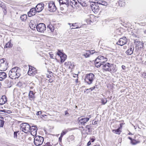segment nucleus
I'll list each match as a JSON object with an SVG mask.
<instances>
[{"label": "nucleus", "instance_id": "35", "mask_svg": "<svg viewBox=\"0 0 146 146\" xmlns=\"http://www.w3.org/2000/svg\"><path fill=\"white\" fill-rule=\"evenodd\" d=\"M47 27L52 32L54 31V28L51 24H49L47 26Z\"/></svg>", "mask_w": 146, "mask_h": 146}, {"label": "nucleus", "instance_id": "63", "mask_svg": "<svg viewBox=\"0 0 146 146\" xmlns=\"http://www.w3.org/2000/svg\"><path fill=\"white\" fill-rule=\"evenodd\" d=\"M93 87L94 89H95V88H98L97 85H96Z\"/></svg>", "mask_w": 146, "mask_h": 146}, {"label": "nucleus", "instance_id": "39", "mask_svg": "<svg viewBox=\"0 0 146 146\" xmlns=\"http://www.w3.org/2000/svg\"><path fill=\"white\" fill-rule=\"evenodd\" d=\"M80 5L83 7H86L87 6V4L85 0H83V1L81 2Z\"/></svg>", "mask_w": 146, "mask_h": 146}, {"label": "nucleus", "instance_id": "55", "mask_svg": "<svg viewBox=\"0 0 146 146\" xmlns=\"http://www.w3.org/2000/svg\"><path fill=\"white\" fill-rule=\"evenodd\" d=\"M95 138H91L90 139V141H91V142H94V141H95Z\"/></svg>", "mask_w": 146, "mask_h": 146}, {"label": "nucleus", "instance_id": "34", "mask_svg": "<svg viewBox=\"0 0 146 146\" xmlns=\"http://www.w3.org/2000/svg\"><path fill=\"white\" fill-rule=\"evenodd\" d=\"M69 64V66L68 68L69 69H73L74 67V63L73 62H70Z\"/></svg>", "mask_w": 146, "mask_h": 146}, {"label": "nucleus", "instance_id": "16", "mask_svg": "<svg viewBox=\"0 0 146 146\" xmlns=\"http://www.w3.org/2000/svg\"><path fill=\"white\" fill-rule=\"evenodd\" d=\"M134 50V46L130 45L129 49L126 52V53L128 55H131L133 54Z\"/></svg>", "mask_w": 146, "mask_h": 146}, {"label": "nucleus", "instance_id": "40", "mask_svg": "<svg viewBox=\"0 0 146 146\" xmlns=\"http://www.w3.org/2000/svg\"><path fill=\"white\" fill-rule=\"evenodd\" d=\"M91 125V124L90 125H87L86 126V128H87L88 131V132H90L92 131L91 128L90 127V125Z\"/></svg>", "mask_w": 146, "mask_h": 146}, {"label": "nucleus", "instance_id": "28", "mask_svg": "<svg viewBox=\"0 0 146 146\" xmlns=\"http://www.w3.org/2000/svg\"><path fill=\"white\" fill-rule=\"evenodd\" d=\"M77 23H73V24H71L69 23L68 24L70 25V27H71V26H73L74 27H75L74 28H71V29H78L80 27H79V26H77Z\"/></svg>", "mask_w": 146, "mask_h": 146}, {"label": "nucleus", "instance_id": "6", "mask_svg": "<svg viewBox=\"0 0 146 146\" xmlns=\"http://www.w3.org/2000/svg\"><path fill=\"white\" fill-rule=\"evenodd\" d=\"M98 4L94 2H91L90 3L91 8L94 12L97 13L99 11V7Z\"/></svg>", "mask_w": 146, "mask_h": 146}, {"label": "nucleus", "instance_id": "2", "mask_svg": "<svg viewBox=\"0 0 146 146\" xmlns=\"http://www.w3.org/2000/svg\"><path fill=\"white\" fill-rule=\"evenodd\" d=\"M95 79L94 74L92 73H90L86 75L85 80L88 84L90 85L92 84Z\"/></svg>", "mask_w": 146, "mask_h": 146}, {"label": "nucleus", "instance_id": "21", "mask_svg": "<svg viewBox=\"0 0 146 146\" xmlns=\"http://www.w3.org/2000/svg\"><path fill=\"white\" fill-rule=\"evenodd\" d=\"M103 62L101 61H98V59H96L95 61V66L97 68L100 67L101 66L104 64Z\"/></svg>", "mask_w": 146, "mask_h": 146}, {"label": "nucleus", "instance_id": "12", "mask_svg": "<svg viewBox=\"0 0 146 146\" xmlns=\"http://www.w3.org/2000/svg\"><path fill=\"white\" fill-rule=\"evenodd\" d=\"M29 69L28 72V74L30 76H34L37 73V70L36 68L34 67H33L32 66H29Z\"/></svg>", "mask_w": 146, "mask_h": 146}, {"label": "nucleus", "instance_id": "31", "mask_svg": "<svg viewBox=\"0 0 146 146\" xmlns=\"http://www.w3.org/2000/svg\"><path fill=\"white\" fill-rule=\"evenodd\" d=\"M20 19L23 21H25L27 19V16L26 14H24L21 16Z\"/></svg>", "mask_w": 146, "mask_h": 146}, {"label": "nucleus", "instance_id": "56", "mask_svg": "<svg viewBox=\"0 0 146 146\" xmlns=\"http://www.w3.org/2000/svg\"><path fill=\"white\" fill-rule=\"evenodd\" d=\"M41 113V111H38L36 113V115H40V113Z\"/></svg>", "mask_w": 146, "mask_h": 146}, {"label": "nucleus", "instance_id": "42", "mask_svg": "<svg viewBox=\"0 0 146 146\" xmlns=\"http://www.w3.org/2000/svg\"><path fill=\"white\" fill-rule=\"evenodd\" d=\"M64 54V53L61 52L60 50H58V52L57 53V54L60 57L62 55H63Z\"/></svg>", "mask_w": 146, "mask_h": 146}, {"label": "nucleus", "instance_id": "32", "mask_svg": "<svg viewBox=\"0 0 146 146\" xmlns=\"http://www.w3.org/2000/svg\"><path fill=\"white\" fill-rule=\"evenodd\" d=\"M70 129L69 128L64 129V130L62 131L60 135L63 136L65 135L68 131H70Z\"/></svg>", "mask_w": 146, "mask_h": 146}, {"label": "nucleus", "instance_id": "11", "mask_svg": "<svg viewBox=\"0 0 146 146\" xmlns=\"http://www.w3.org/2000/svg\"><path fill=\"white\" fill-rule=\"evenodd\" d=\"M135 44L136 45V48L134 52H137L136 50L139 49V48L141 49L143 47V43L141 41H138V40H135Z\"/></svg>", "mask_w": 146, "mask_h": 146}, {"label": "nucleus", "instance_id": "1", "mask_svg": "<svg viewBox=\"0 0 146 146\" xmlns=\"http://www.w3.org/2000/svg\"><path fill=\"white\" fill-rule=\"evenodd\" d=\"M21 69L18 67L12 68L9 71V76L13 79H18L21 75Z\"/></svg>", "mask_w": 146, "mask_h": 146}, {"label": "nucleus", "instance_id": "45", "mask_svg": "<svg viewBox=\"0 0 146 146\" xmlns=\"http://www.w3.org/2000/svg\"><path fill=\"white\" fill-rule=\"evenodd\" d=\"M18 132V131H15L14 132V138L15 139H17V133Z\"/></svg>", "mask_w": 146, "mask_h": 146}, {"label": "nucleus", "instance_id": "62", "mask_svg": "<svg viewBox=\"0 0 146 146\" xmlns=\"http://www.w3.org/2000/svg\"><path fill=\"white\" fill-rule=\"evenodd\" d=\"M128 138L129 139L131 140V141H132L133 140V139H132L131 137H128Z\"/></svg>", "mask_w": 146, "mask_h": 146}, {"label": "nucleus", "instance_id": "29", "mask_svg": "<svg viewBox=\"0 0 146 146\" xmlns=\"http://www.w3.org/2000/svg\"><path fill=\"white\" fill-rule=\"evenodd\" d=\"M13 46V44H12L11 42V40L9 41L7 43L4 47V48H7L11 47Z\"/></svg>", "mask_w": 146, "mask_h": 146}, {"label": "nucleus", "instance_id": "44", "mask_svg": "<svg viewBox=\"0 0 146 146\" xmlns=\"http://www.w3.org/2000/svg\"><path fill=\"white\" fill-rule=\"evenodd\" d=\"M83 56H84L86 58L90 56V53L87 51L86 53L83 54Z\"/></svg>", "mask_w": 146, "mask_h": 146}, {"label": "nucleus", "instance_id": "26", "mask_svg": "<svg viewBox=\"0 0 146 146\" xmlns=\"http://www.w3.org/2000/svg\"><path fill=\"white\" fill-rule=\"evenodd\" d=\"M60 57L61 58L60 62L62 63L64 62L66 59L67 56L64 53Z\"/></svg>", "mask_w": 146, "mask_h": 146}, {"label": "nucleus", "instance_id": "4", "mask_svg": "<svg viewBox=\"0 0 146 146\" xmlns=\"http://www.w3.org/2000/svg\"><path fill=\"white\" fill-rule=\"evenodd\" d=\"M20 129L25 133L30 132V125L28 123H22L20 125Z\"/></svg>", "mask_w": 146, "mask_h": 146}, {"label": "nucleus", "instance_id": "48", "mask_svg": "<svg viewBox=\"0 0 146 146\" xmlns=\"http://www.w3.org/2000/svg\"><path fill=\"white\" fill-rule=\"evenodd\" d=\"M68 109H67V110L65 111L64 112L65 115L66 116H68L70 115V114H69V113H68Z\"/></svg>", "mask_w": 146, "mask_h": 146}, {"label": "nucleus", "instance_id": "36", "mask_svg": "<svg viewBox=\"0 0 146 146\" xmlns=\"http://www.w3.org/2000/svg\"><path fill=\"white\" fill-rule=\"evenodd\" d=\"M119 5H120L121 6H123L125 5V2L123 0H119Z\"/></svg>", "mask_w": 146, "mask_h": 146}, {"label": "nucleus", "instance_id": "20", "mask_svg": "<svg viewBox=\"0 0 146 146\" xmlns=\"http://www.w3.org/2000/svg\"><path fill=\"white\" fill-rule=\"evenodd\" d=\"M110 65L111 64L109 63H106L105 64H104L102 65L103 69L105 71H109Z\"/></svg>", "mask_w": 146, "mask_h": 146}, {"label": "nucleus", "instance_id": "51", "mask_svg": "<svg viewBox=\"0 0 146 146\" xmlns=\"http://www.w3.org/2000/svg\"><path fill=\"white\" fill-rule=\"evenodd\" d=\"M17 86L19 87H21L22 86V83L21 82H19L17 84Z\"/></svg>", "mask_w": 146, "mask_h": 146}, {"label": "nucleus", "instance_id": "9", "mask_svg": "<svg viewBox=\"0 0 146 146\" xmlns=\"http://www.w3.org/2000/svg\"><path fill=\"white\" fill-rule=\"evenodd\" d=\"M127 42V39L125 37H123L119 39L118 41L117 42L116 44L117 45L122 46L126 44Z\"/></svg>", "mask_w": 146, "mask_h": 146}, {"label": "nucleus", "instance_id": "30", "mask_svg": "<svg viewBox=\"0 0 146 146\" xmlns=\"http://www.w3.org/2000/svg\"><path fill=\"white\" fill-rule=\"evenodd\" d=\"M74 137L73 135H72L70 136L67 139V141L68 142H70L71 141H73L74 139Z\"/></svg>", "mask_w": 146, "mask_h": 146}, {"label": "nucleus", "instance_id": "27", "mask_svg": "<svg viewBox=\"0 0 146 146\" xmlns=\"http://www.w3.org/2000/svg\"><path fill=\"white\" fill-rule=\"evenodd\" d=\"M112 131L115 134L120 135L122 131L121 130L119 129V128H118L116 129L112 130Z\"/></svg>", "mask_w": 146, "mask_h": 146}, {"label": "nucleus", "instance_id": "54", "mask_svg": "<svg viewBox=\"0 0 146 146\" xmlns=\"http://www.w3.org/2000/svg\"><path fill=\"white\" fill-rule=\"evenodd\" d=\"M12 113V112L10 110H6V113H8V114H10Z\"/></svg>", "mask_w": 146, "mask_h": 146}, {"label": "nucleus", "instance_id": "22", "mask_svg": "<svg viewBox=\"0 0 146 146\" xmlns=\"http://www.w3.org/2000/svg\"><path fill=\"white\" fill-rule=\"evenodd\" d=\"M31 21L29 24V26L30 28L33 30H35L36 28V25L35 24V23Z\"/></svg>", "mask_w": 146, "mask_h": 146}, {"label": "nucleus", "instance_id": "53", "mask_svg": "<svg viewBox=\"0 0 146 146\" xmlns=\"http://www.w3.org/2000/svg\"><path fill=\"white\" fill-rule=\"evenodd\" d=\"M62 137L63 136L60 135V136L59 138V140L60 141H61Z\"/></svg>", "mask_w": 146, "mask_h": 146}, {"label": "nucleus", "instance_id": "5", "mask_svg": "<svg viewBox=\"0 0 146 146\" xmlns=\"http://www.w3.org/2000/svg\"><path fill=\"white\" fill-rule=\"evenodd\" d=\"M44 141V138L40 136H36L34 138V143L36 146H40L42 144Z\"/></svg>", "mask_w": 146, "mask_h": 146}, {"label": "nucleus", "instance_id": "59", "mask_svg": "<svg viewBox=\"0 0 146 146\" xmlns=\"http://www.w3.org/2000/svg\"><path fill=\"white\" fill-rule=\"evenodd\" d=\"M6 110H0V111L3 112L4 113H6Z\"/></svg>", "mask_w": 146, "mask_h": 146}, {"label": "nucleus", "instance_id": "41", "mask_svg": "<svg viewBox=\"0 0 146 146\" xmlns=\"http://www.w3.org/2000/svg\"><path fill=\"white\" fill-rule=\"evenodd\" d=\"M5 121L3 120H1L0 119V127H3L4 125Z\"/></svg>", "mask_w": 146, "mask_h": 146}, {"label": "nucleus", "instance_id": "14", "mask_svg": "<svg viewBox=\"0 0 146 146\" xmlns=\"http://www.w3.org/2000/svg\"><path fill=\"white\" fill-rule=\"evenodd\" d=\"M59 3L60 6L64 5V7H68L69 5L68 0H60Z\"/></svg>", "mask_w": 146, "mask_h": 146}, {"label": "nucleus", "instance_id": "47", "mask_svg": "<svg viewBox=\"0 0 146 146\" xmlns=\"http://www.w3.org/2000/svg\"><path fill=\"white\" fill-rule=\"evenodd\" d=\"M52 144H51L50 142H47L43 146H52Z\"/></svg>", "mask_w": 146, "mask_h": 146}, {"label": "nucleus", "instance_id": "10", "mask_svg": "<svg viewBox=\"0 0 146 146\" xmlns=\"http://www.w3.org/2000/svg\"><path fill=\"white\" fill-rule=\"evenodd\" d=\"M45 6L44 4L42 3H41L38 4L35 7L36 9V11L38 13H39L43 10Z\"/></svg>", "mask_w": 146, "mask_h": 146}, {"label": "nucleus", "instance_id": "15", "mask_svg": "<svg viewBox=\"0 0 146 146\" xmlns=\"http://www.w3.org/2000/svg\"><path fill=\"white\" fill-rule=\"evenodd\" d=\"M30 132L31 134L33 136H36L37 134V129L36 127L35 126H32L31 128H30Z\"/></svg>", "mask_w": 146, "mask_h": 146}, {"label": "nucleus", "instance_id": "49", "mask_svg": "<svg viewBox=\"0 0 146 146\" xmlns=\"http://www.w3.org/2000/svg\"><path fill=\"white\" fill-rule=\"evenodd\" d=\"M90 90L91 91H92L94 90V89L93 88V87L90 88L89 89H85L84 92H85L86 91L88 90V91H89V90Z\"/></svg>", "mask_w": 146, "mask_h": 146}, {"label": "nucleus", "instance_id": "23", "mask_svg": "<svg viewBox=\"0 0 146 146\" xmlns=\"http://www.w3.org/2000/svg\"><path fill=\"white\" fill-rule=\"evenodd\" d=\"M7 77L6 74L4 72H0V81H2Z\"/></svg>", "mask_w": 146, "mask_h": 146}, {"label": "nucleus", "instance_id": "33", "mask_svg": "<svg viewBox=\"0 0 146 146\" xmlns=\"http://www.w3.org/2000/svg\"><path fill=\"white\" fill-rule=\"evenodd\" d=\"M96 59H98V61H101L103 59H105V61H107V59L102 56H99Z\"/></svg>", "mask_w": 146, "mask_h": 146}, {"label": "nucleus", "instance_id": "58", "mask_svg": "<svg viewBox=\"0 0 146 146\" xmlns=\"http://www.w3.org/2000/svg\"><path fill=\"white\" fill-rule=\"evenodd\" d=\"M91 144V141H89L87 143V145L89 146Z\"/></svg>", "mask_w": 146, "mask_h": 146}, {"label": "nucleus", "instance_id": "19", "mask_svg": "<svg viewBox=\"0 0 146 146\" xmlns=\"http://www.w3.org/2000/svg\"><path fill=\"white\" fill-rule=\"evenodd\" d=\"M7 101V98L5 96H3L0 99V104L3 105Z\"/></svg>", "mask_w": 146, "mask_h": 146}, {"label": "nucleus", "instance_id": "64", "mask_svg": "<svg viewBox=\"0 0 146 146\" xmlns=\"http://www.w3.org/2000/svg\"><path fill=\"white\" fill-rule=\"evenodd\" d=\"M105 11H106L104 10H102V11H100V13H103V12H104Z\"/></svg>", "mask_w": 146, "mask_h": 146}, {"label": "nucleus", "instance_id": "13", "mask_svg": "<svg viewBox=\"0 0 146 146\" xmlns=\"http://www.w3.org/2000/svg\"><path fill=\"white\" fill-rule=\"evenodd\" d=\"M36 9L35 7L32 8L30 9L28 13V16L29 17H31L34 16L37 13Z\"/></svg>", "mask_w": 146, "mask_h": 146}, {"label": "nucleus", "instance_id": "43", "mask_svg": "<svg viewBox=\"0 0 146 146\" xmlns=\"http://www.w3.org/2000/svg\"><path fill=\"white\" fill-rule=\"evenodd\" d=\"M102 102L103 104H105L107 102V100L106 99H102Z\"/></svg>", "mask_w": 146, "mask_h": 146}, {"label": "nucleus", "instance_id": "18", "mask_svg": "<svg viewBox=\"0 0 146 146\" xmlns=\"http://www.w3.org/2000/svg\"><path fill=\"white\" fill-rule=\"evenodd\" d=\"M110 67L109 71L114 73L117 71V69L116 68V65H115L111 64Z\"/></svg>", "mask_w": 146, "mask_h": 146}, {"label": "nucleus", "instance_id": "38", "mask_svg": "<svg viewBox=\"0 0 146 146\" xmlns=\"http://www.w3.org/2000/svg\"><path fill=\"white\" fill-rule=\"evenodd\" d=\"M131 143L133 145H135L140 143L139 141H137L135 139H133L132 141H131Z\"/></svg>", "mask_w": 146, "mask_h": 146}, {"label": "nucleus", "instance_id": "60", "mask_svg": "<svg viewBox=\"0 0 146 146\" xmlns=\"http://www.w3.org/2000/svg\"><path fill=\"white\" fill-rule=\"evenodd\" d=\"M78 3L80 4L81 2H82L83 0H77Z\"/></svg>", "mask_w": 146, "mask_h": 146}, {"label": "nucleus", "instance_id": "25", "mask_svg": "<svg viewBox=\"0 0 146 146\" xmlns=\"http://www.w3.org/2000/svg\"><path fill=\"white\" fill-rule=\"evenodd\" d=\"M97 3L99 5H102L104 6H106L108 5V3L106 1L100 0L98 1Z\"/></svg>", "mask_w": 146, "mask_h": 146}, {"label": "nucleus", "instance_id": "46", "mask_svg": "<svg viewBox=\"0 0 146 146\" xmlns=\"http://www.w3.org/2000/svg\"><path fill=\"white\" fill-rule=\"evenodd\" d=\"M88 52L90 53V54H92L94 53L95 52V51L94 50H89L88 51Z\"/></svg>", "mask_w": 146, "mask_h": 146}, {"label": "nucleus", "instance_id": "24", "mask_svg": "<svg viewBox=\"0 0 146 146\" xmlns=\"http://www.w3.org/2000/svg\"><path fill=\"white\" fill-rule=\"evenodd\" d=\"M29 96L30 100H33L35 98V93L33 92L30 91L29 93Z\"/></svg>", "mask_w": 146, "mask_h": 146}, {"label": "nucleus", "instance_id": "37", "mask_svg": "<svg viewBox=\"0 0 146 146\" xmlns=\"http://www.w3.org/2000/svg\"><path fill=\"white\" fill-rule=\"evenodd\" d=\"M75 0H70L69 5L71 6L72 7L74 8Z\"/></svg>", "mask_w": 146, "mask_h": 146}, {"label": "nucleus", "instance_id": "17", "mask_svg": "<svg viewBox=\"0 0 146 146\" xmlns=\"http://www.w3.org/2000/svg\"><path fill=\"white\" fill-rule=\"evenodd\" d=\"M81 118L79 120V122L82 125H84L85 123H86L88 121L89 118L87 117H81Z\"/></svg>", "mask_w": 146, "mask_h": 146}, {"label": "nucleus", "instance_id": "57", "mask_svg": "<svg viewBox=\"0 0 146 146\" xmlns=\"http://www.w3.org/2000/svg\"><path fill=\"white\" fill-rule=\"evenodd\" d=\"M66 62L64 63V64L66 65H69V62Z\"/></svg>", "mask_w": 146, "mask_h": 146}, {"label": "nucleus", "instance_id": "3", "mask_svg": "<svg viewBox=\"0 0 146 146\" xmlns=\"http://www.w3.org/2000/svg\"><path fill=\"white\" fill-rule=\"evenodd\" d=\"M8 63L6 59L2 58L0 60V70L4 71L6 70L8 67Z\"/></svg>", "mask_w": 146, "mask_h": 146}, {"label": "nucleus", "instance_id": "52", "mask_svg": "<svg viewBox=\"0 0 146 146\" xmlns=\"http://www.w3.org/2000/svg\"><path fill=\"white\" fill-rule=\"evenodd\" d=\"M52 52H51L49 53L50 57L52 58H54L53 56V54H52Z\"/></svg>", "mask_w": 146, "mask_h": 146}, {"label": "nucleus", "instance_id": "8", "mask_svg": "<svg viewBox=\"0 0 146 146\" xmlns=\"http://www.w3.org/2000/svg\"><path fill=\"white\" fill-rule=\"evenodd\" d=\"M56 9V8L54 3L52 1H50L48 3V10L50 12H54Z\"/></svg>", "mask_w": 146, "mask_h": 146}, {"label": "nucleus", "instance_id": "50", "mask_svg": "<svg viewBox=\"0 0 146 146\" xmlns=\"http://www.w3.org/2000/svg\"><path fill=\"white\" fill-rule=\"evenodd\" d=\"M124 124V123H120V126L118 128H119V129L121 130H122V127H123V125Z\"/></svg>", "mask_w": 146, "mask_h": 146}, {"label": "nucleus", "instance_id": "61", "mask_svg": "<svg viewBox=\"0 0 146 146\" xmlns=\"http://www.w3.org/2000/svg\"><path fill=\"white\" fill-rule=\"evenodd\" d=\"M121 67H122V69H123V70H125V66H124V65H122V66H121Z\"/></svg>", "mask_w": 146, "mask_h": 146}, {"label": "nucleus", "instance_id": "7", "mask_svg": "<svg viewBox=\"0 0 146 146\" xmlns=\"http://www.w3.org/2000/svg\"><path fill=\"white\" fill-rule=\"evenodd\" d=\"M36 27L37 31L40 33H43L46 29V25L43 23H40L37 24Z\"/></svg>", "mask_w": 146, "mask_h": 146}]
</instances>
